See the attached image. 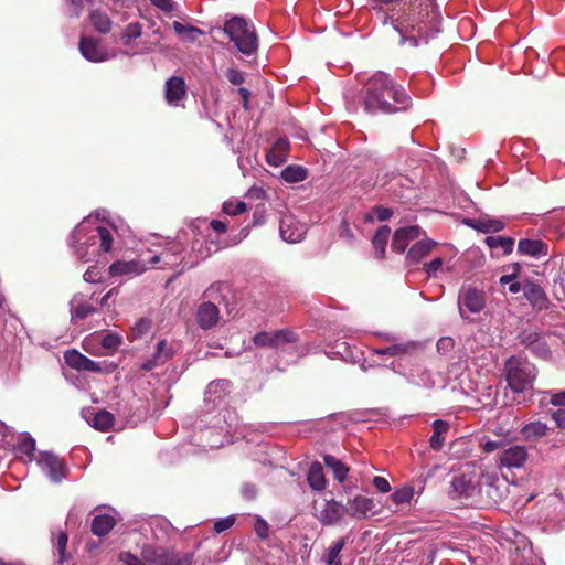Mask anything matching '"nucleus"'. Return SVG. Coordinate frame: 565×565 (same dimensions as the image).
<instances>
[{"label":"nucleus","mask_w":565,"mask_h":565,"mask_svg":"<svg viewBox=\"0 0 565 565\" xmlns=\"http://www.w3.org/2000/svg\"><path fill=\"white\" fill-rule=\"evenodd\" d=\"M362 105L369 114H394L407 110L412 98L390 74L377 71L365 82L361 93Z\"/></svg>","instance_id":"1"},{"label":"nucleus","mask_w":565,"mask_h":565,"mask_svg":"<svg viewBox=\"0 0 565 565\" xmlns=\"http://www.w3.org/2000/svg\"><path fill=\"white\" fill-rule=\"evenodd\" d=\"M498 482L499 478L493 473L486 472L480 476L462 473L452 478L449 494L452 499L475 500L481 495L483 488H486L488 497L495 502L499 498Z\"/></svg>","instance_id":"2"},{"label":"nucleus","mask_w":565,"mask_h":565,"mask_svg":"<svg viewBox=\"0 0 565 565\" xmlns=\"http://www.w3.org/2000/svg\"><path fill=\"white\" fill-rule=\"evenodd\" d=\"M119 559L126 565H191L192 555L179 554L163 546L145 545L140 557L130 552H122Z\"/></svg>","instance_id":"3"},{"label":"nucleus","mask_w":565,"mask_h":565,"mask_svg":"<svg viewBox=\"0 0 565 565\" xmlns=\"http://www.w3.org/2000/svg\"><path fill=\"white\" fill-rule=\"evenodd\" d=\"M503 374L511 391L524 393L532 388L537 376V370L526 356L512 355L504 362Z\"/></svg>","instance_id":"4"},{"label":"nucleus","mask_w":565,"mask_h":565,"mask_svg":"<svg viewBox=\"0 0 565 565\" xmlns=\"http://www.w3.org/2000/svg\"><path fill=\"white\" fill-rule=\"evenodd\" d=\"M224 33L244 55H253L258 47L255 26L242 17H232L223 26Z\"/></svg>","instance_id":"5"},{"label":"nucleus","mask_w":565,"mask_h":565,"mask_svg":"<svg viewBox=\"0 0 565 565\" xmlns=\"http://www.w3.org/2000/svg\"><path fill=\"white\" fill-rule=\"evenodd\" d=\"M222 284H212L203 294L204 300L196 310V321L200 328L204 330L212 329L220 320V310L214 302L220 300Z\"/></svg>","instance_id":"6"},{"label":"nucleus","mask_w":565,"mask_h":565,"mask_svg":"<svg viewBox=\"0 0 565 565\" xmlns=\"http://www.w3.org/2000/svg\"><path fill=\"white\" fill-rule=\"evenodd\" d=\"M486 306L484 294L475 287L462 288L458 297V308L462 319H468L467 313H479Z\"/></svg>","instance_id":"7"},{"label":"nucleus","mask_w":565,"mask_h":565,"mask_svg":"<svg viewBox=\"0 0 565 565\" xmlns=\"http://www.w3.org/2000/svg\"><path fill=\"white\" fill-rule=\"evenodd\" d=\"M95 228L88 222H82L72 233L70 244L74 248V253L82 262H88L90 255L87 250L89 246L95 245L94 239H89L90 231Z\"/></svg>","instance_id":"8"},{"label":"nucleus","mask_w":565,"mask_h":565,"mask_svg":"<svg viewBox=\"0 0 565 565\" xmlns=\"http://www.w3.org/2000/svg\"><path fill=\"white\" fill-rule=\"evenodd\" d=\"M38 466L53 482H60L67 472L64 460L53 452H42L38 459Z\"/></svg>","instance_id":"9"},{"label":"nucleus","mask_w":565,"mask_h":565,"mask_svg":"<svg viewBox=\"0 0 565 565\" xmlns=\"http://www.w3.org/2000/svg\"><path fill=\"white\" fill-rule=\"evenodd\" d=\"M280 236L288 243H298L306 235V224L299 222L294 215L286 214L280 218Z\"/></svg>","instance_id":"10"},{"label":"nucleus","mask_w":565,"mask_h":565,"mask_svg":"<svg viewBox=\"0 0 565 565\" xmlns=\"http://www.w3.org/2000/svg\"><path fill=\"white\" fill-rule=\"evenodd\" d=\"M296 340L294 332L290 330H276L273 332H258L253 341L257 347L279 348L280 345Z\"/></svg>","instance_id":"11"},{"label":"nucleus","mask_w":565,"mask_h":565,"mask_svg":"<svg viewBox=\"0 0 565 565\" xmlns=\"http://www.w3.org/2000/svg\"><path fill=\"white\" fill-rule=\"evenodd\" d=\"M527 458L529 454L525 446L513 445L503 449L499 454L498 461L500 466L512 469L523 467Z\"/></svg>","instance_id":"12"},{"label":"nucleus","mask_w":565,"mask_h":565,"mask_svg":"<svg viewBox=\"0 0 565 565\" xmlns=\"http://www.w3.org/2000/svg\"><path fill=\"white\" fill-rule=\"evenodd\" d=\"M183 250L184 247L181 243H171L159 255H153L149 260V264L152 266L161 264V268H172L181 262V254Z\"/></svg>","instance_id":"13"},{"label":"nucleus","mask_w":565,"mask_h":565,"mask_svg":"<svg viewBox=\"0 0 565 565\" xmlns=\"http://www.w3.org/2000/svg\"><path fill=\"white\" fill-rule=\"evenodd\" d=\"M78 46L81 54L89 62L98 63L108 58L107 50L95 38L82 36Z\"/></svg>","instance_id":"14"},{"label":"nucleus","mask_w":565,"mask_h":565,"mask_svg":"<svg viewBox=\"0 0 565 565\" xmlns=\"http://www.w3.org/2000/svg\"><path fill=\"white\" fill-rule=\"evenodd\" d=\"M522 291L525 299L534 309L543 310L548 307V298L540 284L526 279L523 281Z\"/></svg>","instance_id":"15"},{"label":"nucleus","mask_w":565,"mask_h":565,"mask_svg":"<svg viewBox=\"0 0 565 565\" xmlns=\"http://www.w3.org/2000/svg\"><path fill=\"white\" fill-rule=\"evenodd\" d=\"M70 313L71 322L76 323L77 321L84 320L87 317L97 312V308L86 300V297L82 292L75 294L70 300Z\"/></svg>","instance_id":"16"},{"label":"nucleus","mask_w":565,"mask_h":565,"mask_svg":"<svg viewBox=\"0 0 565 565\" xmlns=\"http://www.w3.org/2000/svg\"><path fill=\"white\" fill-rule=\"evenodd\" d=\"M186 84L183 77L171 76L164 84V98L170 106H179L186 96Z\"/></svg>","instance_id":"17"},{"label":"nucleus","mask_w":565,"mask_h":565,"mask_svg":"<svg viewBox=\"0 0 565 565\" xmlns=\"http://www.w3.org/2000/svg\"><path fill=\"white\" fill-rule=\"evenodd\" d=\"M65 362L67 365L77 371H88L93 373L102 372V367L98 362L87 358L76 350H68L64 354Z\"/></svg>","instance_id":"18"},{"label":"nucleus","mask_w":565,"mask_h":565,"mask_svg":"<svg viewBox=\"0 0 565 565\" xmlns=\"http://www.w3.org/2000/svg\"><path fill=\"white\" fill-rule=\"evenodd\" d=\"M348 514L347 507L335 500H328L323 510L320 512L319 521L323 525H334Z\"/></svg>","instance_id":"19"},{"label":"nucleus","mask_w":565,"mask_h":565,"mask_svg":"<svg viewBox=\"0 0 565 565\" xmlns=\"http://www.w3.org/2000/svg\"><path fill=\"white\" fill-rule=\"evenodd\" d=\"M374 508L375 503L373 499L363 495H356L352 500L348 501L347 512L350 516L362 520L366 519L369 513L372 512Z\"/></svg>","instance_id":"20"},{"label":"nucleus","mask_w":565,"mask_h":565,"mask_svg":"<svg viewBox=\"0 0 565 565\" xmlns=\"http://www.w3.org/2000/svg\"><path fill=\"white\" fill-rule=\"evenodd\" d=\"M147 268H148L147 265L139 259L129 260V262L118 260V262L113 263L109 266V274H110V276H124V275L137 276V275L145 273L147 270Z\"/></svg>","instance_id":"21"},{"label":"nucleus","mask_w":565,"mask_h":565,"mask_svg":"<svg viewBox=\"0 0 565 565\" xmlns=\"http://www.w3.org/2000/svg\"><path fill=\"white\" fill-rule=\"evenodd\" d=\"M420 230L418 226H407L398 228L392 241V249L397 253H403L408 246L411 241L419 237Z\"/></svg>","instance_id":"22"},{"label":"nucleus","mask_w":565,"mask_h":565,"mask_svg":"<svg viewBox=\"0 0 565 565\" xmlns=\"http://www.w3.org/2000/svg\"><path fill=\"white\" fill-rule=\"evenodd\" d=\"M436 242L431 239H424L416 242L408 250L406 255V263L407 265H416L418 264L424 257H426L430 250L435 247Z\"/></svg>","instance_id":"23"},{"label":"nucleus","mask_w":565,"mask_h":565,"mask_svg":"<svg viewBox=\"0 0 565 565\" xmlns=\"http://www.w3.org/2000/svg\"><path fill=\"white\" fill-rule=\"evenodd\" d=\"M518 252L522 255L539 258L547 255L548 247L541 239H520Z\"/></svg>","instance_id":"24"},{"label":"nucleus","mask_w":565,"mask_h":565,"mask_svg":"<svg viewBox=\"0 0 565 565\" xmlns=\"http://www.w3.org/2000/svg\"><path fill=\"white\" fill-rule=\"evenodd\" d=\"M419 348V343L416 341H407L404 343H395L382 349H374L373 352L376 355H406L416 351Z\"/></svg>","instance_id":"25"},{"label":"nucleus","mask_w":565,"mask_h":565,"mask_svg":"<svg viewBox=\"0 0 565 565\" xmlns=\"http://www.w3.org/2000/svg\"><path fill=\"white\" fill-rule=\"evenodd\" d=\"M466 223L472 228L482 233L500 232L505 226L503 221L489 217L467 220Z\"/></svg>","instance_id":"26"},{"label":"nucleus","mask_w":565,"mask_h":565,"mask_svg":"<svg viewBox=\"0 0 565 565\" xmlns=\"http://www.w3.org/2000/svg\"><path fill=\"white\" fill-rule=\"evenodd\" d=\"M391 236V228L387 225L379 227L372 238V245L375 250V257L383 259L385 248Z\"/></svg>","instance_id":"27"},{"label":"nucleus","mask_w":565,"mask_h":565,"mask_svg":"<svg viewBox=\"0 0 565 565\" xmlns=\"http://www.w3.org/2000/svg\"><path fill=\"white\" fill-rule=\"evenodd\" d=\"M307 481L312 490L322 491L326 488L323 467L320 462H313L310 465L307 473Z\"/></svg>","instance_id":"28"},{"label":"nucleus","mask_w":565,"mask_h":565,"mask_svg":"<svg viewBox=\"0 0 565 565\" xmlns=\"http://www.w3.org/2000/svg\"><path fill=\"white\" fill-rule=\"evenodd\" d=\"M231 388V382L226 379H220L212 381L205 391V396L211 402L215 403L217 399H221L225 396Z\"/></svg>","instance_id":"29"},{"label":"nucleus","mask_w":565,"mask_h":565,"mask_svg":"<svg viewBox=\"0 0 565 565\" xmlns=\"http://www.w3.org/2000/svg\"><path fill=\"white\" fill-rule=\"evenodd\" d=\"M172 28L174 32L178 34L181 41L193 43L200 35H203L204 32L200 28L193 25H185L179 21H173Z\"/></svg>","instance_id":"30"},{"label":"nucleus","mask_w":565,"mask_h":565,"mask_svg":"<svg viewBox=\"0 0 565 565\" xmlns=\"http://www.w3.org/2000/svg\"><path fill=\"white\" fill-rule=\"evenodd\" d=\"M89 239H94V243L99 241V250L104 253H108L113 246V235L111 232L104 226H95L90 231Z\"/></svg>","instance_id":"31"},{"label":"nucleus","mask_w":565,"mask_h":565,"mask_svg":"<svg viewBox=\"0 0 565 565\" xmlns=\"http://www.w3.org/2000/svg\"><path fill=\"white\" fill-rule=\"evenodd\" d=\"M522 437L527 441H534L547 434V426L542 422H531L525 424L520 430Z\"/></svg>","instance_id":"32"},{"label":"nucleus","mask_w":565,"mask_h":565,"mask_svg":"<svg viewBox=\"0 0 565 565\" xmlns=\"http://www.w3.org/2000/svg\"><path fill=\"white\" fill-rule=\"evenodd\" d=\"M323 462L339 482H343L348 478L349 468L340 459L332 455H324Z\"/></svg>","instance_id":"33"},{"label":"nucleus","mask_w":565,"mask_h":565,"mask_svg":"<svg viewBox=\"0 0 565 565\" xmlns=\"http://www.w3.org/2000/svg\"><path fill=\"white\" fill-rule=\"evenodd\" d=\"M433 435L430 437V447L434 450H440L444 446V435L449 430V424L445 420L437 419L433 423Z\"/></svg>","instance_id":"34"},{"label":"nucleus","mask_w":565,"mask_h":565,"mask_svg":"<svg viewBox=\"0 0 565 565\" xmlns=\"http://www.w3.org/2000/svg\"><path fill=\"white\" fill-rule=\"evenodd\" d=\"M115 526V519L108 514H99L93 519L92 532L97 536L106 535Z\"/></svg>","instance_id":"35"},{"label":"nucleus","mask_w":565,"mask_h":565,"mask_svg":"<svg viewBox=\"0 0 565 565\" xmlns=\"http://www.w3.org/2000/svg\"><path fill=\"white\" fill-rule=\"evenodd\" d=\"M88 423L100 431H107L114 424V415L106 409H100L88 419Z\"/></svg>","instance_id":"36"},{"label":"nucleus","mask_w":565,"mask_h":565,"mask_svg":"<svg viewBox=\"0 0 565 565\" xmlns=\"http://www.w3.org/2000/svg\"><path fill=\"white\" fill-rule=\"evenodd\" d=\"M90 22L99 33H108L111 30L113 22L107 13L100 10H93L89 14Z\"/></svg>","instance_id":"37"},{"label":"nucleus","mask_w":565,"mask_h":565,"mask_svg":"<svg viewBox=\"0 0 565 565\" xmlns=\"http://www.w3.org/2000/svg\"><path fill=\"white\" fill-rule=\"evenodd\" d=\"M347 544L345 537H340L337 541H334L328 548L326 555H324V562L328 565H342V562L340 559V553L343 550V547Z\"/></svg>","instance_id":"38"},{"label":"nucleus","mask_w":565,"mask_h":565,"mask_svg":"<svg viewBox=\"0 0 565 565\" xmlns=\"http://www.w3.org/2000/svg\"><path fill=\"white\" fill-rule=\"evenodd\" d=\"M486 244L491 249H501L503 255H509L513 250L514 239L503 236H488L486 238Z\"/></svg>","instance_id":"39"},{"label":"nucleus","mask_w":565,"mask_h":565,"mask_svg":"<svg viewBox=\"0 0 565 565\" xmlns=\"http://www.w3.org/2000/svg\"><path fill=\"white\" fill-rule=\"evenodd\" d=\"M281 178L289 183L300 182L307 178V171L298 166H288L281 171Z\"/></svg>","instance_id":"40"},{"label":"nucleus","mask_w":565,"mask_h":565,"mask_svg":"<svg viewBox=\"0 0 565 565\" xmlns=\"http://www.w3.org/2000/svg\"><path fill=\"white\" fill-rule=\"evenodd\" d=\"M153 355L159 360V363L164 364L173 358L174 351L168 345L167 340H160L156 345Z\"/></svg>","instance_id":"41"},{"label":"nucleus","mask_w":565,"mask_h":565,"mask_svg":"<svg viewBox=\"0 0 565 565\" xmlns=\"http://www.w3.org/2000/svg\"><path fill=\"white\" fill-rule=\"evenodd\" d=\"M35 451V440L31 436L22 437L17 446V452L19 455H24L28 459L31 460L33 454Z\"/></svg>","instance_id":"42"},{"label":"nucleus","mask_w":565,"mask_h":565,"mask_svg":"<svg viewBox=\"0 0 565 565\" xmlns=\"http://www.w3.org/2000/svg\"><path fill=\"white\" fill-rule=\"evenodd\" d=\"M393 215V212L388 207H384L381 205L374 206L371 212L365 216L366 222H373L374 217L377 221L384 222L387 221Z\"/></svg>","instance_id":"43"},{"label":"nucleus","mask_w":565,"mask_h":565,"mask_svg":"<svg viewBox=\"0 0 565 565\" xmlns=\"http://www.w3.org/2000/svg\"><path fill=\"white\" fill-rule=\"evenodd\" d=\"M413 495L414 489L412 487H403L395 490L392 493L391 499L393 500L394 503L402 504L409 502L413 499Z\"/></svg>","instance_id":"44"},{"label":"nucleus","mask_w":565,"mask_h":565,"mask_svg":"<svg viewBox=\"0 0 565 565\" xmlns=\"http://www.w3.org/2000/svg\"><path fill=\"white\" fill-rule=\"evenodd\" d=\"M246 211V203L243 201H226L223 203V212L231 216H236Z\"/></svg>","instance_id":"45"},{"label":"nucleus","mask_w":565,"mask_h":565,"mask_svg":"<svg viewBox=\"0 0 565 565\" xmlns=\"http://www.w3.org/2000/svg\"><path fill=\"white\" fill-rule=\"evenodd\" d=\"M68 542V535L64 531H60L54 542V547L58 553V561L62 563L66 559V546Z\"/></svg>","instance_id":"46"},{"label":"nucleus","mask_w":565,"mask_h":565,"mask_svg":"<svg viewBox=\"0 0 565 565\" xmlns=\"http://www.w3.org/2000/svg\"><path fill=\"white\" fill-rule=\"evenodd\" d=\"M142 26L138 22L130 23L126 26L122 33V41L128 44L131 40H135L141 35Z\"/></svg>","instance_id":"47"},{"label":"nucleus","mask_w":565,"mask_h":565,"mask_svg":"<svg viewBox=\"0 0 565 565\" xmlns=\"http://www.w3.org/2000/svg\"><path fill=\"white\" fill-rule=\"evenodd\" d=\"M151 326H152V321L150 319L141 318L136 322V324L132 329V332L136 338H140L150 331Z\"/></svg>","instance_id":"48"},{"label":"nucleus","mask_w":565,"mask_h":565,"mask_svg":"<svg viewBox=\"0 0 565 565\" xmlns=\"http://www.w3.org/2000/svg\"><path fill=\"white\" fill-rule=\"evenodd\" d=\"M122 343V338L116 333H107L102 339V345L105 349H117Z\"/></svg>","instance_id":"49"},{"label":"nucleus","mask_w":565,"mask_h":565,"mask_svg":"<svg viewBox=\"0 0 565 565\" xmlns=\"http://www.w3.org/2000/svg\"><path fill=\"white\" fill-rule=\"evenodd\" d=\"M412 377H414L413 374H412ZM418 377H419L418 380L413 379V381L417 385H422V386H425V387H430V386L435 385V381L433 379V374L428 370H423L422 373L418 375Z\"/></svg>","instance_id":"50"},{"label":"nucleus","mask_w":565,"mask_h":565,"mask_svg":"<svg viewBox=\"0 0 565 565\" xmlns=\"http://www.w3.org/2000/svg\"><path fill=\"white\" fill-rule=\"evenodd\" d=\"M226 78L232 85H241L245 81L244 73L236 68H228L226 71Z\"/></svg>","instance_id":"51"},{"label":"nucleus","mask_w":565,"mask_h":565,"mask_svg":"<svg viewBox=\"0 0 565 565\" xmlns=\"http://www.w3.org/2000/svg\"><path fill=\"white\" fill-rule=\"evenodd\" d=\"M235 522V518L234 516H228V518H224V519H220L217 520L215 523H214V531L216 533H222L226 530H228L230 527L233 526Z\"/></svg>","instance_id":"52"},{"label":"nucleus","mask_w":565,"mask_h":565,"mask_svg":"<svg viewBox=\"0 0 565 565\" xmlns=\"http://www.w3.org/2000/svg\"><path fill=\"white\" fill-rule=\"evenodd\" d=\"M83 279L86 282L96 284L100 280V273L98 267L90 266L87 268V270L83 275Z\"/></svg>","instance_id":"53"},{"label":"nucleus","mask_w":565,"mask_h":565,"mask_svg":"<svg viewBox=\"0 0 565 565\" xmlns=\"http://www.w3.org/2000/svg\"><path fill=\"white\" fill-rule=\"evenodd\" d=\"M372 483L381 493H387L391 491L390 482L383 477H374Z\"/></svg>","instance_id":"54"},{"label":"nucleus","mask_w":565,"mask_h":565,"mask_svg":"<svg viewBox=\"0 0 565 565\" xmlns=\"http://www.w3.org/2000/svg\"><path fill=\"white\" fill-rule=\"evenodd\" d=\"M443 259L440 257H436L429 263L425 264V270L429 276L436 275V273L443 266Z\"/></svg>","instance_id":"55"},{"label":"nucleus","mask_w":565,"mask_h":565,"mask_svg":"<svg viewBox=\"0 0 565 565\" xmlns=\"http://www.w3.org/2000/svg\"><path fill=\"white\" fill-rule=\"evenodd\" d=\"M66 4L70 7V14L73 17H78L83 11L84 3L83 0H64Z\"/></svg>","instance_id":"56"},{"label":"nucleus","mask_w":565,"mask_h":565,"mask_svg":"<svg viewBox=\"0 0 565 565\" xmlns=\"http://www.w3.org/2000/svg\"><path fill=\"white\" fill-rule=\"evenodd\" d=\"M150 2L164 12H172L174 10L173 0H150Z\"/></svg>","instance_id":"57"},{"label":"nucleus","mask_w":565,"mask_h":565,"mask_svg":"<svg viewBox=\"0 0 565 565\" xmlns=\"http://www.w3.org/2000/svg\"><path fill=\"white\" fill-rule=\"evenodd\" d=\"M551 395L550 402L555 406H565V391L562 392H548Z\"/></svg>","instance_id":"58"},{"label":"nucleus","mask_w":565,"mask_h":565,"mask_svg":"<svg viewBox=\"0 0 565 565\" xmlns=\"http://www.w3.org/2000/svg\"><path fill=\"white\" fill-rule=\"evenodd\" d=\"M242 493L246 499L253 500V499H255V497L257 494V489H256L255 484L246 483L243 486Z\"/></svg>","instance_id":"59"},{"label":"nucleus","mask_w":565,"mask_h":565,"mask_svg":"<svg viewBox=\"0 0 565 565\" xmlns=\"http://www.w3.org/2000/svg\"><path fill=\"white\" fill-rule=\"evenodd\" d=\"M552 417L559 428H565V408L555 411Z\"/></svg>","instance_id":"60"},{"label":"nucleus","mask_w":565,"mask_h":565,"mask_svg":"<svg viewBox=\"0 0 565 565\" xmlns=\"http://www.w3.org/2000/svg\"><path fill=\"white\" fill-rule=\"evenodd\" d=\"M158 365H162V363H159V360H157L156 356L152 355L151 359H149V360H147V361H145L143 363L140 364V369L142 371L149 372V371L153 370Z\"/></svg>","instance_id":"61"},{"label":"nucleus","mask_w":565,"mask_h":565,"mask_svg":"<svg viewBox=\"0 0 565 565\" xmlns=\"http://www.w3.org/2000/svg\"><path fill=\"white\" fill-rule=\"evenodd\" d=\"M501 447H502V443L500 440L499 441L488 440V441L483 443V445H482V449L486 452H493V451L500 449Z\"/></svg>","instance_id":"62"},{"label":"nucleus","mask_w":565,"mask_h":565,"mask_svg":"<svg viewBox=\"0 0 565 565\" xmlns=\"http://www.w3.org/2000/svg\"><path fill=\"white\" fill-rule=\"evenodd\" d=\"M210 225L216 233L226 232V224L220 220H213Z\"/></svg>","instance_id":"63"},{"label":"nucleus","mask_w":565,"mask_h":565,"mask_svg":"<svg viewBox=\"0 0 565 565\" xmlns=\"http://www.w3.org/2000/svg\"><path fill=\"white\" fill-rule=\"evenodd\" d=\"M256 532L257 534L260 536V537H267L268 535V526H267V523L265 521H260L257 525H256Z\"/></svg>","instance_id":"64"}]
</instances>
